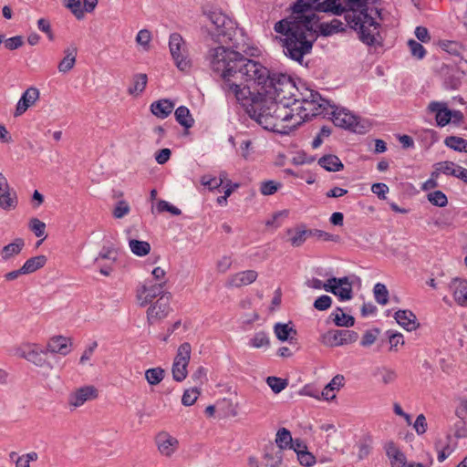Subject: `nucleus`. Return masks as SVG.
I'll list each match as a JSON object with an SVG mask.
<instances>
[{"mask_svg":"<svg viewBox=\"0 0 467 467\" xmlns=\"http://www.w3.org/2000/svg\"><path fill=\"white\" fill-rule=\"evenodd\" d=\"M65 5L71 11L77 19L80 20L84 17V11L81 8L80 0H67V3Z\"/></svg>","mask_w":467,"mask_h":467,"instance_id":"nucleus-52","label":"nucleus"},{"mask_svg":"<svg viewBox=\"0 0 467 467\" xmlns=\"http://www.w3.org/2000/svg\"><path fill=\"white\" fill-rule=\"evenodd\" d=\"M200 395V391L197 388H192L190 389H186L182 398V403L184 406H192L194 404L198 396Z\"/></svg>","mask_w":467,"mask_h":467,"instance_id":"nucleus-50","label":"nucleus"},{"mask_svg":"<svg viewBox=\"0 0 467 467\" xmlns=\"http://www.w3.org/2000/svg\"><path fill=\"white\" fill-rule=\"evenodd\" d=\"M297 460L301 465L306 467H311L316 463V457L307 450L301 451V453L297 455Z\"/></svg>","mask_w":467,"mask_h":467,"instance_id":"nucleus-56","label":"nucleus"},{"mask_svg":"<svg viewBox=\"0 0 467 467\" xmlns=\"http://www.w3.org/2000/svg\"><path fill=\"white\" fill-rule=\"evenodd\" d=\"M336 326L350 327L355 324V318L352 316L344 313L343 308L338 306L330 314L329 317Z\"/></svg>","mask_w":467,"mask_h":467,"instance_id":"nucleus-27","label":"nucleus"},{"mask_svg":"<svg viewBox=\"0 0 467 467\" xmlns=\"http://www.w3.org/2000/svg\"><path fill=\"white\" fill-rule=\"evenodd\" d=\"M266 383L268 384V386L271 388V389L275 393L281 392L288 385L286 379H282L280 378H276V377H274V376L268 377L266 379Z\"/></svg>","mask_w":467,"mask_h":467,"instance_id":"nucleus-46","label":"nucleus"},{"mask_svg":"<svg viewBox=\"0 0 467 467\" xmlns=\"http://www.w3.org/2000/svg\"><path fill=\"white\" fill-rule=\"evenodd\" d=\"M379 334L380 329L377 327L367 330L361 338L360 345L364 348L370 347L375 343Z\"/></svg>","mask_w":467,"mask_h":467,"instance_id":"nucleus-44","label":"nucleus"},{"mask_svg":"<svg viewBox=\"0 0 467 467\" xmlns=\"http://www.w3.org/2000/svg\"><path fill=\"white\" fill-rule=\"evenodd\" d=\"M318 164L328 171H338L344 165L336 155H326L318 160Z\"/></svg>","mask_w":467,"mask_h":467,"instance_id":"nucleus-30","label":"nucleus"},{"mask_svg":"<svg viewBox=\"0 0 467 467\" xmlns=\"http://www.w3.org/2000/svg\"><path fill=\"white\" fill-rule=\"evenodd\" d=\"M344 383V377L341 375L335 376L332 380L324 388L321 392L322 397L327 400H333L336 398L335 394H331L335 389H338Z\"/></svg>","mask_w":467,"mask_h":467,"instance_id":"nucleus-34","label":"nucleus"},{"mask_svg":"<svg viewBox=\"0 0 467 467\" xmlns=\"http://www.w3.org/2000/svg\"><path fill=\"white\" fill-rule=\"evenodd\" d=\"M269 345V337L264 331L255 333L249 340V346L254 348H268Z\"/></svg>","mask_w":467,"mask_h":467,"instance_id":"nucleus-38","label":"nucleus"},{"mask_svg":"<svg viewBox=\"0 0 467 467\" xmlns=\"http://www.w3.org/2000/svg\"><path fill=\"white\" fill-rule=\"evenodd\" d=\"M151 40V34L147 29H141L138 32L136 36L137 44L140 45L144 50H149L150 42Z\"/></svg>","mask_w":467,"mask_h":467,"instance_id":"nucleus-51","label":"nucleus"},{"mask_svg":"<svg viewBox=\"0 0 467 467\" xmlns=\"http://www.w3.org/2000/svg\"><path fill=\"white\" fill-rule=\"evenodd\" d=\"M389 342L390 344V350H397L399 345H404V339L401 333H393L390 330L387 331Z\"/></svg>","mask_w":467,"mask_h":467,"instance_id":"nucleus-57","label":"nucleus"},{"mask_svg":"<svg viewBox=\"0 0 467 467\" xmlns=\"http://www.w3.org/2000/svg\"><path fill=\"white\" fill-rule=\"evenodd\" d=\"M29 228L37 237H46L45 236V230H46V224L45 223L41 222L37 218H33L30 221Z\"/></svg>","mask_w":467,"mask_h":467,"instance_id":"nucleus-54","label":"nucleus"},{"mask_svg":"<svg viewBox=\"0 0 467 467\" xmlns=\"http://www.w3.org/2000/svg\"><path fill=\"white\" fill-rule=\"evenodd\" d=\"M394 317L398 324L407 331H413L420 326L416 316L410 310H398Z\"/></svg>","mask_w":467,"mask_h":467,"instance_id":"nucleus-20","label":"nucleus"},{"mask_svg":"<svg viewBox=\"0 0 467 467\" xmlns=\"http://www.w3.org/2000/svg\"><path fill=\"white\" fill-rule=\"evenodd\" d=\"M428 201L435 206L445 207L448 203L447 196L440 190L428 194Z\"/></svg>","mask_w":467,"mask_h":467,"instance_id":"nucleus-43","label":"nucleus"},{"mask_svg":"<svg viewBox=\"0 0 467 467\" xmlns=\"http://www.w3.org/2000/svg\"><path fill=\"white\" fill-rule=\"evenodd\" d=\"M264 459L266 466L278 467L283 462V451L271 444L265 448Z\"/></svg>","mask_w":467,"mask_h":467,"instance_id":"nucleus-25","label":"nucleus"},{"mask_svg":"<svg viewBox=\"0 0 467 467\" xmlns=\"http://www.w3.org/2000/svg\"><path fill=\"white\" fill-rule=\"evenodd\" d=\"M47 258L46 255L40 254L27 259L23 265V271L28 275L42 268L47 264Z\"/></svg>","mask_w":467,"mask_h":467,"instance_id":"nucleus-31","label":"nucleus"},{"mask_svg":"<svg viewBox=\"0 0 467 467\" xmlns=\"http://www.w3.org/2000/svg\"><path fill=\"white\" fill-rule=\"evenodd\" d=\"M327 287L328 292L337 296L340 301L350 300L353 296L352 283L348 276L327 279Z\"/></svg>","mask_w":467,"mask_h":467,"instance_id":"nucleus-11","label":"nucleus"},{"mask_svg":"<svg viewBox=\"0 0 467 467\" xmlns=\"http://www.w3.org/2000/svg\"><path fill=\"white\" fill-rule=\"evenodd\" d=\"M386 454L390 461L391 467H405L406 456L395 445L393 441H389L385 446Z\"/></svg>","mask_w":467,"mask_h":467,"instance_id":"nucleus-21","label":"nucleus"},{"mask_svg":"<svg viewBox=\"0 0 467 467\" xmlns=\"http://www.w3.org/2000/svg\"><path fill=\"white\" fill-rule=\"evenodd\" d=\"M326 343L331 347H338L354 343L358 338V334L353 330H333L324 337Z\"/></svg>","mask_w":467,"mask_h":467,"instance_id":"nucleus-12","label":"nucleus"},{"mask_svg":"<svg viewBox=\"0 0 467 467\" xmlns=\"http://www.w3.org/2000/svg\"><path fill=\"white\" fill-rule=\"evenodd\" d=\"M130 212V207L129 203L126 201L121 200L116 203V205L112 211V214L115 218L120 219V218H123L125 215L129 214Z\"/></svg>","mask_w":467,"mask_h":467,"instance_id":"nucleus-47","label":"nucleus"},{"mask_svg":"<svg viewBox=\"0 0 467 467\" xmlns=\"http://www.w3.org/2000/svg\"><path fill=\"white\" fill-rule=\"evenodd\" d=\"M332 305V298L329 296L323 295L317 297L314 302V307L319 311L328 309Z\"/></svg>","mask_w":467,"mask_h":467,"instance_id":"nucleus-55","label":"nucleus"},{"mask_svg":"<svg viewBox=\"0 0 467 467\" xmlns=\"http://www.w3.org/2000/svg\"><path fill=\"white\" fill-rule=\"evenodd\" d=\"M98 389L91 385L84 386L72 392L68 398V404L75 408L82 406L86 401L98 398Z\"/></svg>","mask_w":467,"mask_h":467,"instance_id":"nucleus-13","label":"nucleus"},{"mask_svg":"<svg viewBox=\"0 0 467 467\" xmlns=\"http://www.w3.org/2000/svg\"><path fill=\"white\" fill-rule=\"evenodd\" d=\"M171 294L161 295L155 302H152L147 310V321L153 324L165 318L171 311Z\"/></svg>","mask_w":467,"mask_h":467,"instance_id":"nucleus-10","label":"nucleus"},{"mask_svg":"<svg viewBox=\"0 0 467 467\" xmlns=\"http://www.w3.org/2000/svg\"><path fill=\"white\" fill-rule=\"evenodd\" d=\"M39 99V90L36 88L30 87L23 94L18 100L16 110L14 112L15 117L23 115L28 108L33 106L35 102Z\"/></svg>","mask_w":467,"mask_h":467,"instance_id":"nucleus-16","label":"nucleus"},{"mask_svg":"<svg viewBox=\"0 0 467 467\" xmlns=\"http://www.w3.org/2000/svg\"><path fill=\"white\" fill-rule=\"evenodd\" d=\"M173 109L174 103L168 99L154 101L150 105L151 113L159 119L167 118L172 112Z\"/></svg>","mask_w":467,"mask_h":467,"instance_id":"nucleus-22","label":"nucleus"},{"mask_svg":"<svg viewBox=\"0 0 467 467\" xmlns=\"http://www.w3.org/2000/svg\"><path fill=\"white\" fill-rule=\"evenodd\" d=\"M222 88L227 95H233L245 109L251 119L263 127V120L275 116V109H268L270 101L274 99L264 96L263 93L252 91L250 87H244L234 82L233 78H222Z\"/></svg>","mask_w":467,"mask_h":467,"instance_id":"nucleus-3","label":"nucleus"},{"mask_svg":"<svg viewBox=\"0 0 467 467\" xmlns=\"http://www.w3.org/2000/svg\"><path fill=\"white\" fill-rule=\"evenodd\" d=\"M5 47L9 50L19 48L24 44V38L21 36H16L5 40Z\"/></svg>","mask_w":467,"mask_h":467,"instance_id":"nucleus-59","label":"nucleus"},{"mask_svg":"<svg viewBox=\"0 0 467 467\" xmlns=\"http://www.w3.org/2000/svg\"><path fill=\"white\" fill-rule=\"evenodd\" d=\"M371 192L374 194H376L379 199L385 200L387 198L386 194L389 192V187L385 183L377 182L372 184Z\"/></svg>","mask_w":467,"mask_h":467,"instance_id":"nucleus-58","label":"nucleus"},{"mask_svg":"<svg viewBox=\"0 0 467 467\" xmlns=\"http://www.w3.org/2000/svg\"><path fill=\"white\" fill-rule=\"evenodd\" d=\"M156 444L160 453L171 457L178 449V440L166 431H161L156 436Z\"/></svg>","mask_w":467,"mask_h":467,"instance_id":"nucleus-14","label":"nucleus"},{"mask_svg":"<svg viewBox=\"0 0 467 467\" xmlns=\"http://www.w3.org/2000/svg\"><path fill=\"white\" fill-rule=\"evenodd\" d=\"M25 246V242L22 238H16L13 243L5 245L1 250V258L3 261H7L14 256L19 254Z\"/></svg>","mask_w":467,"mask_h":467,"instance_id":"nucleus-26","label":"nucleus"},{"mask_svg":"<svg viewBox=\"0 0 467 467\" xmlns=\"http://www.w3.org/2000/svg\"><path fill=\"white\" fill-rule=\"evenodd\" d=\"M292 441H293V438H292L291 432L287 429L281 428L277 431V433L275 436V443H276L277 449L284 451L285 449L289 448Z\"/></svg>","mask_w":467,"mask_h":467,"instance_id":"nucleus-36","label":"nucleus"},{"mask_svg":"<svg viewBox=\"0 0 467 467\" xmlns=\"http://www.w3.org/2000/svg\"><path fill=\"white\" fill-rule=\"evenodd\" d=\"M328 109H331L332 121L336 126L360 134L368 131V126L365 123L360 122L358 120V117L351 113L349 110L344 108H339L331 103Z\"/></svg>","mask_w":467,"mask_h":467,"instance_id":"nucleus-6","label":"nucleus"},{"mask_svg":"<svg viewBox=\"0 0 467 467\" xmlns=\"http://www.w3.org/2000/svg\"><path fill=\"white\" fill-rule=\"evenodd\" d=\"M368 0H297L291 6V14L275 23V31L285 36L281 39L284 54L302 64L314 43L322 36L336 33L330 23L319 24L316 12H331L344 15V20L358 34V38L368 46L380 45V24L374 15L379 16L377 8L368 7Z\"/></svg>","mask_w":467,"mask_h":467,"instance_id":"nucleus-2","label":"nucleus"},{"mask_svg":"<svg viewBox=\"0 0 467 467\" xmlns=\"http://www.w3.org/2000/svg\"><path fill=\"white\" fill-rule=\"evenodd\" d=\"M282 184L280 182L269 180L261 182L260 192L263 195H272L280 189Z\"/></svg>","mask_w":467,"mask_h":467,"instance_id":"nucleus-45","label":"nucleus"},{"mask_svg":"<svg viewBox=\"0 0 467 467\" xmlns=\"http://www.w3.org/2000/svg\"><path fill=\"white\" fill-rule=\"evenodd\" d=\"M434 171H437V175L445 174L448 176H451L455 171V163L452 161H440L433 165Z\"/></svg>","mask_w":467,"mask_h":467,"instance_id":"nucleus-40","label":"nucleus"},{"mask_svg":"<svg viewBox=\"0 0 467 467\" xmlns=\"http://www.w3.org/2000/svg\"><path fill=\"white\" fill-rule=\"evenodd\" d=\"M203 16V58L213 73L221 78H233L234 82L253 88L255 93L268 98L290 100L297 97L299 89L290 76L272 73L259 61L247 57L256 55V47L240 48L234 43L237 33L235 22L218 9L204 10Z\"/></svg>","mask_w":467,"mask_h":467,"instance_id":"nucleus-1","label":"nucleus"},{"mask_svg":"<svg viewBox=\"0 0 467 467\" xmlns=\"http://www.w3.org/2000/svg\"><path fill=\"white\" fill-rule=\"evenodd\" d=\"M18 203L17 195L14 189L0 195V208L5 211L14 210Z\"/></svg>","mask_w":467,"mask_h":467,"instance_id":"nucleus-33","label":"nucleus"},{"mask_svg":"<svg viewBox=\"0 0 467 467\" xmlns=\"http://www.w3.org/2000/svg\"><path fill=\"white\" fill-rule=\"evenodd\" d=\"M408 46L410 47L411 55L414 57L418 59H422L424 57L426 50L420 43L417 42L416 40L410 39L408 41Z\"/></svg>","mask_w":467,"mask_h":467,"instance_id":"nucleus-48","label":"nucleus"},{"mask_svg":"<svg viewBox=\"0 0 467 467\" xmlns=\"http://www.w3.org/2000/svg\"><path fill=\"white\" fill-rule=\"evenodd\" d=\"M129 246L130 251L137 256H145L150 252V244L146 241L130 239Z\"/></svg>","mask_w":467,"mask_h":467,"instance_id":"nucleus-35","label":"nucleus"},{"mask_svg":"<svg viewBox=\"0 0 467 467\" xmlns=\"http://www.w3.org/2000/svg\"><path fill=\"white\" fill-rule=\"evenodd\" d=\"M156 211L157 213H161L163 212H169L172 215H180L182 213V211L175 207L174 205L171 204L167 201L161 200L156 204Z\"/></svg>","mask_w":467,"mask_h":467,"instance_id":"nucleus-49","label":"nucleus"},{"mask_svg":"<svg viewBox=\"0 0 467 467\" xmlns=\"http://www.w3.org/2000/svg\"><path fill=\"white\" fill-rule=\"evenodd\" d=\"M258 276L254 270H245L229 276L226 285L228 287H242L254 283Z\"/></svg>","mask_w":467,"mask_h":467,"instance_id":"nucleus-18","label":"nucleus"},{"mask_svg":"<svg viewBox=\"0 0 467 467\" xmlns=\"http://www.w3.org/2000/svg\"><path fill=\"white\" fill-rule=\"evenodd\" d=\"M169 49L177 68L181 71L189 70L192 62L188 56L187 44L180 34H171L169 37Z\"/></svg>","mask_w":467,"mask_h":467,"instance_id":"nucleus-7","label":"nucleus"},{"mask_svg":"<svg viewBox=\"0 0 467 467\" xmlns=\"http://www.w3.org/2000/svg\"><path fill=\"white\" fill-rule=\"evenodd\" d=\"M444 144L455 151L467 153V140L457 136H449L444 140Z\"/></svg>","mask_w":467,"mask_h":467,"instance_id":"nucleus-37","label":"nucleus"},{"mask_svg":"<svg viewBox=\"0 0 467 467\" xmlns=\"http://www.w3.org/2000/svg\"><path fill=\"white\" fill-rule=\"evenodd\" d=\"M232 265V259L230 256H223L220 260H218L216 267L220 273H225L228 269H230Z\"/></svg>","mask_w":467,"mask_h":467,"instance_id":"nucleus-63","label":"nucleus"},{"mask_svg":"<svg viewBox=\"0 0 467 467\" xmlns=\"http://www.w3.org/2000/svg\"><path fill=\"white\" fill-rule=\"evenodd\" d=\"M37 27L40 31L46 33L50 40L54 39V34L51 30V26L47 19H46V18L38 19Z\"/></svg>","mask_w":467,"mask_h":467,"instance_id":"nucleus-62","label":"nucleus"},{"mask_svg":"<svg viewBox=\"0 0 467 467\" xmlns=\"http://www.w3.org/2000/svg\"><path fill=\"white\" fill-rule=\"evenodd\" d=\"M375 300L380 305H386L389 301V291L385 285L378 283L374 286Z\"/></svg>","mask_w":467,"mask_h":467,"instance_id":"nucleus-42","label":"nucleus"},{"mask_svg":"<svg viewBox=\"0 0 467 467\" xmlns=\"http://www.w3.org/2000/svg\"><path fill=\"white\" fill-rule=\"evenodd\" d=\"M455 302L461 306H467V280L454 278L450 284Z\"/></svg>","mask_w":467,"mask_h":467,"instance_id":"nucleus-19","label":"nucleus"},{"mask_svg":"<svg viewBox=\"0 0 467 467\" xmlns=\"http://www.w3.org/2000/svg\"><path fill=\"white\" fill-rule=\"evenodd\" d=\"M413 427L415 429V431L419 435L424 434L426 432L427 421H426V418L423 414H420L417 416Z\"/></svg>","mask_w":467,"mask_h":467,"instance_id":"nucleus-61","label":"nucleus"},{"mask_svg":"<svg viewBox=\"0 0 467 467\" xmlns=\"http://www.w3.org/2000/svg\"><path fill=\"white\" fill-rule=\"evenodd\" d=\"M415 36L420 41L423 43H427L431 40L429 31L424 26H417L415 29Z\"/></svg>","mask_w":467,"mask_h":467,"instance_id":"nucleus-64","label":"nucleus"},{"mask_svg":"<svg viewBox=\"0 0 467 467\" xmlns=\"http://www.w3.org/2000/svg\"><path fill=\"white\" fill-rule=\"evenodd\" d=\"M22 357L38 367H42L45 363V359L42 358L41 353L35 348H30L27 350H25Z\"/></svg>","mask_w":467,"mask_h":467,"instance_id":"nucleus-41","label":"nucleus"},{"mask_svg":"<svg viewBox=\"0 0 467 467\" xmlns=\"http://www.w3.org/2000/svg\"><path fill=\"white\" fill-rule=\"evenodd\" d=\"M78 49L77 47L71 45L64 50L65 57L58 64V71L67 73L71 70L76 63Z\"/></svg>","mask_w":467,"mask_h":467,"instance_id":"nucleus-24","label":"nucleus"},{"mask_svg":"<svg viewBox=\"0 0 467 467\" xmlns=\"http://www.w3.org/2000/svg\"><path fill=\"white\" fill-rule=\"evenodd\" d=\"M201 183L203 186L208 187L209 190H211V191L218 189L222 185V182H217L216 177H212L210 175L202 176Z\"/></svg>","mask_w":467,"mask_h":467,"instance_id":"nucleus-60","label":"nucleus"},{"mask_svg":"<svg viewBox=\"0 0 467 467\" xmlns=\"http://www.w3.org/2000/svg\"><path fill=\"white\" fill-rule=\"evenodd\" d=\"M71 338L63 336H55L48 340L47 348L42 351V353H57L66 356L71 351Z\"/></svg>","mask_w":467,"mask_h":467,"instance_id":"nucleus-15","label":"nucleus"},{"mask_svg":"<svg viewBox=\"0 0 467 467\" xmlns=\"http://www.w3.org/2000/svg\"><path fill=\"white\" fill-rule=\"evenodd\" d=\"M166 280L158 284H144L137 289V300L140 306L151 304L155 299L161 298V295L171 294L165 290Z\"/></svg>","mask_w":467,"mask_h":467,"instance_id":"nucleus-8","label":"nucleus"},{"mask_svg":"<svg viewBox=\"0 0 467 467\" xmlns=\"http://www.w3.org/2000/svg\"><path fill=\"white\" fill-rule=\"evenodd\" d=\"M379 374L381 376V381L385 385L394 382L397 379L395 370L389 368H381L378 369Z\"/></svg>","mask_w":467,"mask_h":467,"instance_id":"nucleus-53","label":"nucleus"},{"mask_svg":"<svg viewBox=\"0 0 467 467\" xmlns=\"http://www.w3.org/2000/svg\"><path fill=\"white\" fill-rule=\"evenodd\" d=\"M431 113H435V120L439 127H444L451 121V109L445 102L431 101L428 106Z\"/></svg>","mask_w":467,"mask_h":467,"instance_id":"nucleus-17","label":"nucleus"},{"mask_svg":"<svg viewBox=\"0 0 467 467\" xmlns=\"http://www.w3.org/2000/svg\"><path fill=\"white\" fill-rule=\"evenodd\" d=\"M145 378L150 385H157L163 379L164 370L161 368H149L145 371Z\"/></svg>","mask_w":467,"mask_h":467,"instance_id":"nucleus-39","label":"nucleus"},{"mask_svg":"<svg viewBox=\"0 0 467 467\" xmlns=\"http://www.w3.org/2000/svg\"><path fill=\"white\" fill-rule=\"evenodd\" d=\"M293 100L296 113L295 124L299 126L313 117L327 112L330 106V101L323 99L318 92L308 88H305L303 92L299 91Z\"/></svg>","mask_w":467,"mask_h":467,"instance_id":"nucleus-5","label":"nucleus"},{"mask_svg":"<svg viewBox=\"0 0 467 467\" xmlns=\"http://www.w3.org/2000/svg\"><path fill=\"white\" fill-rule=\"evenodd\" d=\"M176 121L185 129H190L194 124V119L192 118L189 109L185 106H180L175 109L174 112Z\"/></svg>","mask_w":467,"mask_h":467,"instance_id":"nucleus-28","label":"nucleus"},{"mask_svg":"<svg viewBox=\"0 0 467 467\" xmlns=\"http://www.w3.org/2000/svg\"><path fill=\"white\" fill-rule=\"evenodd\" d=\"M274 332L280 341H289L290 343L296 339L297 334L291 322L287 324L276 323L274 327Z\"/></svg>","mask_w":467,"mask_h":467,"instance_id":"nucleus-23","label":"nucleus"},{"mask_svg":"<svg viewBox=\"0 0 467 467\" xmlns=\"http://www.w3.org/2000/svg\"><path fill=\"white\" fill-rule=\"evenodd\" d=\"M191 351V345L187 342L182 343L179 347L171 368L172 377L175 381L181 382L186 378Z\"/></svg>","mask_w":467,"mask_h":467,"instance_id":"nucleus-9","label":"nucleus"},{"mask_svg":"<svg viewBox=\"0 0 467 467\" xmlns=\"http://www.w3.org/2000/svg\"><path fill=\"white\" fill-rule=\"evenodd\" d=\"M148 77L146 74L139 73L133 76L132 84L128 88V93L137 97L143 92L147 86Z\"/></svg>","mask_w":467,"mask_h":467,"instance_id":"nucleus-29","label":"nucleus"},{"mask_svg":"<svg viewBox=\"0 0 467 467\" xmlns=\"http://www.w3.org/2000/svg\"><path fill=\"white\" fill-rule=\"evenodd\" d=\"M268 109H275V115L263 120L264 129L287 134L299 126L295 124L296 113L293 99L290 100L274 99V101H270Z\"/></svg>","mask_w":467,"mask_h":467,"instance_id":"nucleus-4","label":"nucleus"},{"mask_svg":"<svg viewBox=\"0 0 467 467\" xmlns=\"http://www.w3.org/2000/svg\"><path fill=\"white\" fill-rule=\"evenodd\" d=\"M313 232L311 230L305 229H288L287 234L290 235V243L294 247L301 246L306 240L307 235H311Z\"/></svg>","mask_w":467,"mask_h":467,"instance_id":"nucleus-32","label":"nucleus"}]
</instances>
